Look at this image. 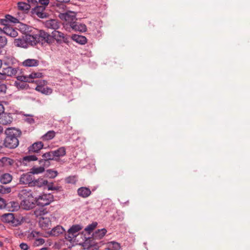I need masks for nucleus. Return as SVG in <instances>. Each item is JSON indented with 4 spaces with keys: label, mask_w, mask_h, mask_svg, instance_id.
<instances>
[{
    "label": "nucleus",
    "mask_w": 250,
    "mask_h": 250,
    "mask_svg": "<svg viewBox=\"0 0 250 250\" xmlns=\"http://www.w3.org/2000/svg\"><path fill=\"white\" fill-rule=\"evenodd\" d=\"M5 133L6 137L3 143L0 144V150L3 146L10 149L17 147L19 144L18 138L21 134V130L15 128H8L5 130Z\"/></svg>",
    "instance_id": "f257e3e1"
},
{
    "label": "nucleus",
    "mask_w": 250,
    "mask_h": 250,
    "mask_svg": "<svg viewBox=\"0 0 250 250\" xmlns=\"http://www.w3.org/2000/svg\"><path fill=\"white\" fill-rule=\"evenodd\" d=\"M18 196L21 200L20 205L21 208L28 210L35 206L36 198L34 197L31 189H22L19 191Z\"/></svg>",
    "instance_id": "f03ea898"
},
{
    "label": "nucleus",
    "mask_w": 250,
    "mask_h": 250,
    "mask_svg": "<svg viewBox=\"0 0 250 250\" xmlns=\"http://www.w3.org/2000/svg\"><path fill=\"white\" fill-rule=\"evenodd\" d=\"M82 227L80 225H74L71 226L65 234V238L69 241H72L79 235Z\"/></svg>",
    "instance_id": "7ed1b4c3"
},
{
    "label": "nucleus",
    "mask_w": 250,
    "mask_h": 250,
    "mask_svg": "<svg viewBox=\"0 0 250 250\" xmlns=\"http://www.w3.org/2000/svg\"><path fill=\"white\" fill-rule=\"evenodd\" d=\"M54 201V197L51 194H43L36 197V204L39 206L44 207L49 205Z\"/></svg>",
    "instance_id": "20e7f679"
},
{
    "label": "nucleus",
    "mask_w": 250,
    "mask_h": 250,
    "mask_svg": "<svg viewBox=\"0 0 250 250\" xmlns=\"http://www.w3.org/2000/svg\"><path fill=\"white\" fill-rule=\"evenodd\" d=\"M58 17L62 20L66 21L70 26L71 23L74 22L76 20V13L68 11L64 13L59 12Z\"/></svg>",
    "instance_id": "39448f33"
},
{
    "label": "nucleus",
    "mask_w": 250,
    "mask_h": 250,
    "mask_svg": "<svg viewBox=\"0 0 250 250\" xmlns=\"http://www.w3.org/2000/svg\"><path fill=\"white\" fill-rule=\"evenodd\" d=\"M54 39H55L57 42L61 43L62 42L67 43L69 42V36L64 35L63 33L55 30L52 32Z\"/></svg>",
    "instance_id": "423d86ee"
},
{
    "label": "nucleus",
    "mask_w": 250,
    "mask_h": 250,
    "mask_svg": "<svg viewBox=\"0 0 250 250\" xmlns=\"http://www.w3.org/2000/svg\"><path fill=\"white\" fill-rule=\"evenodd\" d=\"M34 176L29 172L23 173L19 179L20 183L23 185H27L29 187H32V183Z\"/></svg>",
    "instance_id": "0eeeda50"
},
{
    "label": "nucleus",
    "mask_w": 250,
    "mask_h": 250,
    "mask_svg": "<svg viewBox=\"0 0 250 250\" xmlns=\"http://www.w3.org/2000/svg\"><path fill=\"white\" fill-rule=\"evenodd\" d=\"M13 121V117L11 113H7L3 111L0 114V124L9 125Z\"/></svg>",
    "instance_id": "6e6552de"
},
{
    "label": "nucleus",
    "mask_w": 250,
    "mask_h": 250,
    "mask_svg": "<svg viewBox=\"0 0 250 250\" xmlns=\"http://www.w3.org/2000/svg\"><path fill=\"white\" fill-rule=\"evenodd\" d=\"M39 224L42 229L46 230L51 229V221L49 217H41L39 218Z\"/></svg>",
    "instance_id": "1a4fd4ad"
},
{
    "label": "nucleus",
    "mask_w": 250,
    "mask_h": 250,
    "mask_svg": "<svg viewBox=\"0 0 250 250\" xmlns=\"http://www.w3.org/2000/svg\"><path fill=\"white\" fill-rule=\"evenodd\" d=\"M27 46L29 45L33 46L36 45L37 43L41 42L39 40V36L37 34L30 35L27 34L25 36Z\"/></svg>",
    "instance_id": "9d476101"
},
{
    "label": "nucleus",
    "mask_w": 250,
    "mask_h": 250,
    "mask_svg": "<svg viewBox=\"0 0 250 250\" xmlns=\"http://www.w3.org/2000/svg\"><path fill=\"white\" fill-rule=\"evenodd\" d=\"M45 7L43 6L37 5L32 9V13L36 15L39 18H44L46 17V13L44 12Z\"/></svg>",
    "instance_id": "9b49d317"
},
{
    "label": "nucleus",
    "mask_w": 250,
    "mask_h": 250,
    "mask_svg": "<svg viewBox=\"0 0 250 250\" xmlns=\"http://www.w3.org/2000/svg\"><path fill=\"white\" fill-rule=\"evenodd\" d=\"M45 26L48 29L57 30L60 27V23L55 19H51L46 21L44 22Z\"/></svg>",
    "instance_id": "f8f14e48"
},
{
    "label": "nucleus",
    "mask_w": 250,
    "mask_h": 250,
    "mask_svg": "<svg viewBox=\"0 0 250 250\" xmlns=\"http://www.w3.org/2000/svg\"><path fill=\"white\" fill-rule=\"evenodd\" d=\"M43 147V144L42 142H37L33 144L28 147V151L30 153H35L38 154L39 151Z\"/></svg>",
    "instance_id": "ddd939ff"
},
{
    "label": "nucleus",
    "mask_w": 250,
    "mask_h": 250,
    "mask_svg": "<svg viewBox=\"0 0 250 250\" xmlns=\"http://www.w3.org/2000/svg\"><path fill=\"white\" fill-rule=\"evenodd\" d=\"M18 70V67H12L11 66H7L2 68V72L6 78L7 76L13 77L16 75Z\"/></svg>",
    "instance_id": "4468645a"
},
{
    "label": "nucleus",
    "mask_w": 250,
    "mask_h": 250,
    "mask_svg": "<svg viewBox=\"0 0 250 250\" xmlns=\"http://www.w3.org/2000/svg\"><path fill=\"white\" fill-rule=\"evenodd\" d=\"M37 85L35 90L46 95H49L52 93V89L48 86H44L38 83L39 81H36Z\"/></svg>",
    "instance_id": "2eb2a0df"
},
{
    "label": "nucleus",
    "mask_w": 250,
    "mask_h": 250,
    "mask_svg": "<svg viewBox=\"0 0 250 250\" xmlns=\"http://www.w3.org/2000/svg\"><path fill=\"white\" fill-rule=\"evenodd\" d=\"M77 194L80 197L86 198L91 195V191L88 188L82 187L77 189Z\"/></svg>",
    "instance_id": "dca6fc26"
},
{
    "label": "nucleus",
    "mask_w": 250,
    "mask_h": 250,
    "mask_svg": "<svg viewBox=\"0 0 250 250\" xmlns=\"http://www.w3.org/2000/svg\"><path fill=\"white\" fill-rule=\"evenodd\" d=\"M52 154L55 161L59 159L61 157H63L66 154V149L65 147L62 146L55 150L52 151Z\"/></svg>",
    "instance_id": "f3484780"
},
{
    "label": "nucleus",
    "mask_w": 250,
    "mask_h": 250,
    "mask_svg": "<svg viewBox=\"0 0 250 250\" xmlns=\"http://www.w3.org/2000/svg\"><path fill=\"white\" fill-rule=\"evenodd\" d=\"M70 26L76 31L84 32L86 30V26L85 24L76 22V21L71 23Z\"/></svg>",
    "instance_id": "a211bd4d"
},
{
    "label": "nucleus",
    "mask_w": 250,
    "mask_h": 250,
    "mask_svg": "<svg viewBox=\"0 0 250 250\" xmlns=\"http://www.w3.org/2000/svg\"><path fill=\"white\" fill-rule=\"evenodd\" d=\"M107 230L104 228L98 229L93 233V239L94 240H100L104 236Z\"/></svg>",
    "instance_id": "6ab92c4d"
},
{
    "label": "nucleus",
    "mask_w": 250,
    "mask_h": 250,
    "mask_svg": "<svg viewBox=\"0 0 250 250\" xmlns=\"http://www.w3.org/2000/svg\"><path fill=\"white\" fill-rule=\"evenodd\" d=\"M3 32L4 34L11 37H16L18 35L17 30L10 26H4L3 29Z\"/></svg>",
    "instance_id": "aec40b11"
},
{
    "label": "nucleus",
    "mask_w": 250,
    "mask_h": 250,
    "mask_svg": "<svg viewBox=\"0 0 250 250\" xmlns=\"http://www.w3.org/2000/svg\"><path fill=\"white\" fill-rule=\"evenodd\" d=\"M47 181L43 178L35 179L34 177L32 183V187H37L38 188H41L44 186L47 185Z\"/></svg>",
    "instance_id": "412c9836"
},
{
    "label": "nucleus",
    "mask_w": 250,
    "mask_h": 250,
    "mask_svg": "<svg viewBox=\"0 0 250 250\" xmlns=\"http://www.w3.org/2000/svg\"><path fill=\"white\" fill-rule=\"evenodd\" d=\"M121 249L120 244L115 241H110L106 244L105 250H119Z\"/></svg>",
    "instance_id": "4be33fe9"
},
{
    "label": "nucleus",
    "mask_w": 250,
    "mask_h": 250,
    "mask_svg": "<svg viewBox=\"0 0 250 250\" xmlns=\"http://www.w3.org/2000/svg\"><path fill=\"white\" fill-rule=\"evenodd\" d=\"M14 44L15 46L19 47L24 48L28 47L25 36L23 37L22 38L16 39L14 40Z\"/></svg>",
    "instance_id": "5701e85b"
},
{
    "label": "nucleus",
    "mask_w": 250,
    "mask_h": 250,
    "mask_svg": "<svg viewBox=\"0 0 250 250\" xmlns=\"http://www.w3.org/2000/svg\"><path fill=\"white\" fill-rule=\"evenodd\" d=\"M38 154L29 155L23 157L21 163L24 166H27L28 163L31 161H35L39 160Z\"/></svg>",
    "instance_id": "b1692460"
},
{
    "label": "nucleus",
    "mask_w": 250,
    "mask_h": 250,
    "mask_svg": "<svg viewBox=\"0 0 250 250\" xmlns=\"http://www.w3.org/2000/svg\"><path fill=\"white\" fill-rule=\"evenodd\" d=\"M39 64V61L33 59H28L22 62L23 65L26 67L37 66Z\"/></svg>",
    "instance_id": "393cba45"
},
{
    "label": "nucleus",
    "mask_w": 250,
    "mask_h": 250,
    "mask_svg": "<svg viewBox=\"0 0 250 250\" xmlns=\"http://www.w3.org/2000/svg\"><path fill=\"white\" fill-rule=\"evenodd\" d=\"M52 151L43 153L42 155V159L39 160V164H42L45 161H48L49 160H55L52 154Z\"/></svg>",
    "instance_id": "a878e982"
},
{
    "label": "nucleus",
    "mask_w": 250,
    "mask_h": 250,
    "mask_svg": "<svg viewBox=\"0 0 250 250\" xmlns=\"http://www.w3.org/2000/svg\"><path fill=\"white\" fill-rule=\"evenodd\" d=\"M48 213V210L43 208H37L34 210V214L36 217H43V216Z\"/></svg>",
    "instance_id": "bb28decb"
},
{
    "label": "nucleus",
    "mask_w": 250,
    "mask_h": 250,
    "mask_svg": "<svg viewBox=\"0 0 250 250\" xmlns=\"http://www.w3.org/2000/svg\"><path fill=\"white\" fill-rule=\"evenodd\" d=\"M64 232V229L63 227L61 226H57L51 229L50 234L53 236H57L63 233Z\"/></svg>",
    "instance_id": "cd10ccee"
},
{
    "label": "nucleus",
    "mask_w": 250,
    "mask_h": 250,
    "mask_svg": "<svg viewBox=\"0 0 250 250\" xmlns=\"http://www.w3.org/2000/svg\"><path fill=\"white\" fill-rule=\"evenodd\" d=\"M12 180V176L9 173H4L0 177V182L3 184L9 183Z\"/></svg>",
    "instance_id": "c85d7f7f"
},
{
    "label": "nucleus",
    "mask_w": 250,
    "mask_h": 250,
    "mask_svg": "<svg viewBox=\"0 0 250 250\" xmlns=\"http://www.w3.org/2000/svg\"><path fill=\"white\" fill-rule=\"evenodd\" d=\"M17 4L18 9L24 12H28L31 7L30 4L25 2H19Z\"/></svg>",
    "instance_id": "c756f323"
},
{
    "label": "nucleus",
    "mask_w": 250,
    "mask_h": 250,
    "mask_svg": "<svg viewBox=\"0 0 250 250\" xmlns=\"http://www.w3.org/2000/svg\"><path fill=\"white\" fill-rule=\"evenodd\" d=\"M72 38L74 41L81 44H84L87 42L86 38L83 36L74 35Z\"/></svg>",
    "instance_id": "7c9ffc66"
},
{
    "label": "nucleus",
    "mask_w": 250,
    "mask_h": 250,
    "mask_svg": "<svg viewBox=\"0 0 250 250\" xmlns=\"http://www.w3.org/2000/svg\"><path fill=\"white\" fill-rule=\"evenodd\" d=\"M55 135L56 133L54 131L50 130L42 137V139L43 141H49L54 138Z\"/></svg>",
    "instance_id": "2f4dec72"
},
{
    "label": "nucleus",
    "mask_w": 250,
    "mask_h": 250,
    "mask_svg": "<svg viewBox=\"0 0 250 250\" xmlns=\"http://www.w3.org/2000/svg\"><path fill=\"white\" fill-rule=\"evenodd\" d=\"M2 219L3 222L10 223L14 220V215L11 213H5L2 216Z\"/></svg>",
    "instance_id": "473e14b6"
},
{
    "label": "nucleus",
    "mask_w": 250,
    "mask_h": 250,
    "mask_svg": "<svg viewBox=\"0 0 250 250\" xmlns=\"http://www.w3.org/2000/svg\"><path fill=\"white\" fill-rule=\"evenodd\" d=\"M44 171V168L43 167H33L30 169V172L32 175L34 174H38L42 173Z\"/></svg>",
    "instance_id": "72a5a7b5"
},
{
    "label": "nucleus",
    "mask_w": 250,
    "mask_h": 250,
    "mask_svg": "<svg viewBox=\"0 0 250 250\" xmlns=\"http://www.w3.org/2000/svg\"><path fill=\"white\" fill-rule=\"evenodd\" d=\"M97 225L98 223L97 222H93L92 223L88 225L84 229V230L88 234H90V233L96 228Z\"/></svg>",
    "instance_id": "f704fd0d"
},
{
    "label": "nucleus",
    "mask_w": 250,
    "mask_h": 250,
    "mask_svg": "<svg viewBox=\"0 0 250 250\" xmlns=\"http://www.w3.org/2000/svg\"><path fill=\"white\" fill-rule=\"evenodd\" d=\"M8 207L11 206L12 208L11 211H14L18 210V209L21 207V205H19V204L17 202L11 201L7 204Z\"/></svg>",
    "instance_id": "c9c22d12"
},
{
    "label": "nucleus",
    "mask_w": 250,
    "mask_h": 250,
    "mask_svg": "<svg viewBox=\"0 0 250 250\" xmlns=\"http://www.w3.org/2000/svg\"><path fill=\"white\" fill-rule=\"evenodd\" d=\"M17 79L18 81H21V82H28V83H33L34 82V80H30L29 78L28 75L27 76H19L17 77Z\"/></svg>",
    "instance_id": "e433bc0d"
},
{
    "label": "nucleus",
    "mask_w": 250,
    "mask_h": 250,
    "mask_svg": "<svg viewBox=\"0 0 250 250\" xmlns=\"http://www.w3.org/2000/svg\"><path fill=\"white\" fill-rule=\"evenodd\" d=\"M70 0H56V1L60 3L57 4V7L59 8H62L64 9L66 8V6L63 3H66L70 1Z\"/></svg>",
    "instance_id": "4c0bfd02"
},
{
    "label": "nucleus",
    "mask_w": 250,
    "mask_h": 250,
    "mask_svg": "<svg viewBox=\"0 0 250 250\" xmlns=\"http://www.w3.org/2000/svg\"><path fill=\"white\" fill-rule=\"evenodd\" d=\"M5 18H6L8 21L9 23H18L19 21L18 19L10 15H5Z\"/></svg>",
    "instance_id": "58836bf2"
},
{
    "label": "nucleus",
    "mask_w": 250,
    "mask_h": 250,
    "mask_svg": "<svg viewBox=\"0 0 250 250\" xmlns=\"http://www.w3.org/2000/svg\"><path fill=\"white\" fill-rule=\"evenodd\" d=\"M48 34L47 33L42 30H41L39 34L37 35L39 36V40H40L41 42H43L45 40Z\"/></svg>",
    "instance_id": "ea45409f"
},
{
    "label": "nucleus",
    "mask_w": 250,
    "mask_h": 250,
    "mask_svg": "<svg viewBox=\"0 0 250 250\" xmlns=\"http://www.w3.org/2000/svg\"><path fill=\"white\" fill-rule=\"evenodd\" d=\"M25 118L24 119V121L28 123L29 124H33L35 122V120L33 118V115H24Z\"/></svg>",
    "instance_id": "a19ab883"
},
{
    "label": "nucleus",
    "mask_w": 250,
    "mask_h": 250,
    "mask_svg": "<svg viewBox=\"0 0 250 250\" xmlns=\"http://www.w3.org/2000/svg\"><path fill=\"white\" fill-rule=\"evenodd\" d=\"M28 76L30 80H33V79L34 78L42 77V74L40 72H33L29 74Z\"/></svg>",
    "instance_id": "79ce46f5"
},
{
    "label": "nucleus",
    "mask_w": 250,
    "mask_h": 250,
    "mask_svg": "<svg viewBox=\"0 0 250 250\" xmlns=\"http://www.w3.org/2000/svg\"><path fill=\"white\" fill-rule=\"evenodd\" d=\"M7 39L4 36H0V48H3L7 44Z\"/></svg>",
    "instance_id": "37998d69"
},
{
    "label": "nucleus",
    "mask_w": 250,
    "mask_h": 250,
    "mask_svg": "<svg viewBox=\"0 0 250 250\" xmlns=\"http://www.w3.org/2000/svg\"><path fill=\"white\" fill-rule=\"evenodd\" d=\"M11 189L10 187L5 188L4 186H0V193L2 194L8 193L10 192Z\"/></svg>",
    "instance_id": "c03bdc74"
},
{
    "label": "nucleus",
    "mask_w": 250,
    "mask_h": 250,
    "mask_svg": "<svg viewBox=\"0 0 250 250\" xmlns=\"http://www.w3.org/2000/svg\"><path fill=\"white\" fill-rule=\"evenodd\" d=\"M65 181L67 183L74 184L76 182V179L75 176H69L66 178Z\"/></svg>",
    "instance_id": "a18cd8bd"
},
{
    "label": "nucleus",
    "mask_w": 250,
    "mask_h": 250,
    "mask_svg": "<svg viewBox=\"0 0 250 250\" xmlns=\"http://www.w3.org/2000/svg\"><path fill=\"white\" fill-rule=\"evenodd\" d=\"M47 172L49 177L52 178L56 177L58 175V172L57 171L53 170L52 169H48L47 170Z\"/></svg>",
    "instance_id": "49530a36"
},
{
    "label": "nucleus",
    "mask_w": 250,
    "mask_h": 250,
    "mask_svg": "<svg viewBox=\"0 0 250 250\" xmlns=\"http://www.w3.org/2000/svg\"><path fill=\"white\" fill-rule=\"evenodd\" d=\"M53 41H54V37H53V35L52 34V35H51L48 34L43 41L44 42H46L47 43H51L53 42Z\"/></svg>",
    "instance_id": "de8ad7c7"
},
{
    "label": "nucleus",
    "mask_w": 250,
    "mask_h": 250,
    "mask_svg": "<svg viewBox=\"0 0 250 250\" xmlns=\"http://www.w3.org/2000/svg\"><path fill=\"white\" fill-rule=\"evenodd\" d=\"M44 242L45 241L43 238H38L35 240L34 245L35 246H38L42 245Z\"/></svg>",
    "instance_id": "09e8293b"
},
{
    "label": "nucleus",
    "mask_w": 250,
    "mask_h": 250,
    "mask_svg": "<svg viewBox=\"0 0 250 250\" xmlns=\"http://www.w3.org/2000/svg\"><path fill=\"white\" fill-rule=\"evenodd\" d=\"M15 84L16 86L18 88H20L21 89H23L25 87L26 85H27L25 82H15Z\"/></svg>",
    "instance_id": "8fccbe9b"
},
{
    "label": "nucleus",
    "mask_w": 250,
    "mask_h": 250,
    "mask_svg": "<svg viewBox=\"0 0 250 250\" xmlns=\"http://www.w3.org/2000/svg\"><path fill=\"white\" fill-rule=\"evenodd\" d=\"M7 206V204L6 203L5 200L2 198L0 197V208L2 209L6 208Z\"/></svg>",
    "instance_id": "3c124183"
},
{
    "label": "nucleus",
    "mask_w": 250,
    "mask_h": 250,
    "mask_svg": "<svg viewBox=\"0 0 250 250\" xmlns=\"http://www.w3.org/2000/svg\"><path fill=\"white\" fill-rule=\"evenodd\" d=\"M49 2V0H38V3L41 4V6H43L45 8V6H47Z\"/></svg>",
    "instance_id": "603ef678"
},
{
    "label": "nucleus",
    "mask_w": 250,
    "mask_h": 250,
    "mask_svg": "<svg viewBox=\"0 0 250 250\" xmlns=\"http://www.w3.org/2000/svg\"><path fill=\"white\" fill-rule=\"evenodd\" d=\"M0 24L4 25L5 26H10L7 19L5 18V19L0 20Z\"/></svg>",
    "instance_id": "864d4df0"
},
{
    "label": "nucleus",
    "mask_w": 250,
    "mask_h": 250,
    "mask_svg": "<svg viewBox=\"0 0 250 250\" xmlns=\"http://www.w3.org/2000/svg\"><path fill=\"white\" fill-rule=\"evenodd\" d=\"M20 248L22 250H27L29 248L28 246L26 243H21L20 245Z\"/></svg>",
    "instance_id": "5fc2aeb1"
},
{
    "label": "nucleus",
    "mask_w": 250,
    "mask_h": 250,
    "mask_svg": "<svg viewBox=\"0 0 250 250\" xmlns=\"http://www.w3.org/2000/svg\"><path fill=\"white\" fill-rule=\"evenodd\" d=\"M28 4H30V5L31 6L35 5L38 4V0H27Z\"/></svg>",
    "instance_id": "6e6d98bb"
},
{
    "label": "nucleus",
    "mask_w": 250,
    "mask_h": 250,
    "mask_svg": "<svg viewBox=\"0 0 250 250\" xmlns=\"http://www.w3.org/2000/svg\"><path fill=\"white\" fill-rule=\"evenodd\" d=\"M11 223L13 226H17L21 224V222L18 219H16L14 217V220H13V221L11 222Z\"/></svg>",
    "instance_id": "4d7b16f0"
},
{
    "label": "nucleus",
    "mask_w": 250,
    "mask_h": 250,
    "mask_svg": "<svg viewBox=\"0 0 250 250\" xmlns=\"http://www.w3.org/2000/svg\"><path fill=\"white\" fill-rule=\"evenodd\" d=\"M48 189L51 190H57L59 189L58 187H54L52 185H49L48 186Z\"/></svg>",
    "instance_id": "13d9d810"
},
{
    "label": "nucleus",
    "mask_w": 250,
    "mask_h": 250,
    "mask_svg": "<svg viewBox=\"0 0 250 250\" xmlns=\"http://www.w3.org/2000/svg\"><path fill=\"white\" fill-rule=\"evenodd\" d=\"M6 77L4 75V72L2 71V72H0V80H5Z\"/></svg>",
    "instance_id": "bf43d9fd"
},
{
    "label": "nucleus",
    "mask_w": 250,
    "mask_h": 250,
    "mask_svg": "<svg viewBox=\"0 0 250 250\" xmlns=\"http://www.w3.org/2000/svg\"><path fill=\"white\" fill-rule=\"evenodd\" d=\"M39 234V232L36 231H32L31 233V235L33 236V237H35L37 236Z\"/></svg>",
    "instance_id": "052dcab7"
},
{
    "label": "nucleus",
    "mask_w": 250,
    "mask_h": 250,
    "mask_svg": "<svg viewBox=\"0 0 250 250\" xmlns=\"http://www.w3.org/2000/svg\"><path fill=\"white\" fill-rule=\"evenodd\" d=\"M3 127L0 125V134L3 132Z\"/></svg>",
    "instance_id": "680f3d73"
},
{
    "label": "nucleus",
    "mask_w": 250,
    "mask_h": 250,
    "mask_svg": "<svg viewBox=\"0 0 250 250\" xmlns=\"http://www.w3.org/2000/svg\"><path fill=\"white\" fill-rule=\"evenodd\" d=\"M3 246V243L1 241H0V247H2Z\"/></svg>",
    "instance_id": "e2e57ef3"
},
{
    "label": "nucleus",
    "mask_w": 250,
    "mask_h": 250,
    "mask_svg": "<svg viewBox=\"0 0 250 250\" xmlns=\"http://www.w3.org/2000/svg\"><path fill=\"white\" fill-rule=\"evenodd\" d=\"M40 250H47V249L46 248H42Z\"/></svg>",
    "instance_id": "0e129e2a"
},
{
    "label": "nucleus",
    "mask_w": 250,
    "mask_h": 250,
    "mask_svg": "<svg viewBox=\"0 0 250 250\" xmlns=\"http://www.w3.org/2000/svg\"><path fill=\"white\" fill-rule=\"evenodd\" d=\"M2 66V61L0 60V68Z\"/></svg>",
    "instance_id": "69168bd1"
},
{
    "label": "nucleus",
    "mask_w": 250,
    "mask_h": 250,
    "mask_svg": "<svg viewBox=\"0 0 250 250\" xmlns=\"http://www.w3.org/2000/svg\"><path fill=\"white\" fill-rule=\"evenodd\" d=\"M0 31H2V32H3V30H2V29H1V28H0Z\"/></svg>",
    "instance_id": "338daca9"
}]
</instances>
